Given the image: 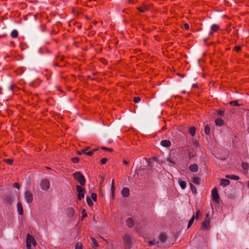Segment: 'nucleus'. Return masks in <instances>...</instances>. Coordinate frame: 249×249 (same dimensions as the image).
Masks as SVG:
<instances>
[{
    "instance_id": "2f4dec72",
    "label": "nucleus",
    "mask_w": 249,
    "mask_h": 249,
    "mask_svg": "<svg viewBox=\"0 0 249 249\" xmlns=\"http://www.w3.org/2000/svg\"><path fill=\"white\" fill-rule=\"evenodd\" d=\"M82 244L80 242L77 243L75 247V249H82Z\"/></svg>"
},
{
    "instance_id": "f03ea898",
    "label": "nucleus",
    "mask_w": 249,
    "mask_h": 249,
    "mask_svg": "<svg viewBox=\"0 0 249 249\" xmlns=\"http://www.w3.org/2000/svg\"><path fill=\"white\" fill-rule=\"evenodd\" d=\"M73 176L74 179L77 180L81 185L85 184L86 180L85 177L81 174L80 172H75L73 174Z\"/></svg>"
},
{
    "instance_id": "37998d69",
    "label": "nucleus",
    "mask_w": 249,
    "mask_h": 249,
    "mask_svg": "<svg viewBox=\"0 0 249 249\" xmlns=\"http://www.w3.org/2000/svg\"><path fill=\"white\" fill-rule=\"evenodd\" d=\"M200 216V211L198 210L197 211L196 214V218H198Z\"/></svg>"
},
{
    "instance_id": "2eb2a0df",
    "label": "nucleus",
    "mask_w": 249,
    "mask_h": 249,
    "mask_svg": "<svg viewBox=\"0 0 249 249\" xmlns=\"http://www.w3.org/2000/svg\"><path fill=\"white\" fill-rule=\"evenodd\" d=\"M17 209L18 213L20 215H22L23 213V210L22 204L20 202H18L17 204Z\"/></svg>"
},
{
    "instance_id": "ddd939ff",
    "label": "nucleus",
    "mask_w": 249,
    "mask_h": 249,
    "mask_svg": "<svg viewBox=\"0 0 249 249\" xmlns=\"http://www.w3.org/2000/svg\"><path fill=\"white\" fill-rule=\"evenodd\" d=\"M160 144L163 147H168L171 146V142L169 140H162L160 142Z\"/></svg>"
},
{
    "instance_id": "7c9ffc66",
    "label": "nucleus",
    "mask_w": 249,
    "mask_h": 249,
    "mask_svg": "<svg viewBox=\"0 0 249 249\" xmlns=\"http://www.w3.org/2000/svg\"><path fill=\"white\" fill-rule=\"evenodd\" d=\"M242 166L244 169L247 170L249 168V164L247 162H243Z\"/></svg>"
},
{
    "instance_id": "6e6d98bb",
    "label": "nucleus",
    "mask_w": 249,
    "mask_h": 249,
    "mask_svg": "<svg viewBox=\"0 0 249 249\" xmlns=\"http://www.w3.org/2000/svg\"><path fill=\"white\" fill-rule=\"evenodd\" d=\"M248 187L249 188V181L248 182Z\"/></svg>"
},
{
    "instance_id": "6e6552de",
    "label": "nucleus",
    "mask_w": 249,
    "mask_h": 249,
    "mask_svg": "<svg viewBox=\"0 0 249 249\" xmlns=\"http://www.w3.org/2000/svg\"><path fill=\"white\" fill-rule=\"evenodd\" d=\"M212 196L213 201L216 203L219 202V195L216 188L213 189L212 191Z\"/></svg>"
},
{
    "instance_id": "4be33fe9",
    "label": "nucleus",
    "mask_w": 249,
    "mask_h": 249,
    "mask_svg": "<svg viewBox=\"0 0 249 249\" xmlns=\"http://www.w3.org/2000/svg\"><path fill=\"white\" fill-rule=\"evenodd\" d=\"M18 33L17 30H13L11 33V36L13 38H17L18 36Z\"/></svg>"
},
{
    "instance_id": "c756f323",
    "label": "nucleus",
    "mask_w": 249,
    "mask_h": 249,
    "mask_svg": "<svg viewBox=\"0 0 249 249\" xmlns=\"http://www.w3.org/2000/svg\"><path fill=\"white\" fill-rule=\"evenodd\" d=\"M195 220V216L193 215L191 219L189 221V223L188 224V228H190L193 224Z\"/></svg>"
},
{
    "instance_id": "09e8293b",
    "label": "nucleus",
    "mask_w": 249,
    "mask_h": 249,
    "mask_svg": "<svg viewBox=\"0 0 249 249\" xmlns=\"http://www.w3.org/2000/svg\"><path fill=\"white\" fill-rule=\"evenodd\" d=\"M27 249H31V245H26Z\"/></svg>"
},
{
    "instance_id": "13d9d810",
    "label": "nucleus",
    "mask_w": 249,
    "mask_h": 249,
    "mask_svg": "<svg viewBox=\"0 0 249 249\" xmlns=\"http://www.w3.org/2000/svg\"><path fill=\"white\" fill-rule=\"evenodd\" d=\"M183 92L185 93L186 92H185V91H183Z\"/></svg>"
},
{
    "instance_id": "864d4df0",
    "label": "nucleus",
    "mask_w": 249,
    "mask_h": 249,
    "mask_svg": "<svg viewBox=\"0 0 249 249\" xmlns=\"http://www.w3.org/2000/svg\"><path fill=\"white\" fill-rule=\"evenodd\" d=\"M10 89H11V90H13V86H10Z\"/></svg>"
},
{
    "instance_id": "393cba45",
    "label": "nucleus",
    "mask_w": 249,
    "mask_h": 249,
    "mask_svg": "<svg viewBox=\"0 0 249 249\" xmlns=\"http://www.w3.org/2000/svg\"><path fill=\"white\" fill-rule=\"evenodd\" d=\"M139 10L141 12H145L146 11L148 10V8L147 6H142L138 8Z\"/></svg>"
},
{
    "instance_id": "a18cd8bd",
    "label": "nucleus",
    "mask_w": 249,
    "mask_h": 249,
    "mask_svg": "<svg viewBox=\"0 0 249 249\" xmlns=\"http://www.w3.org/2000/svg\"><path fill=\"white\" fill-rule=\"evenodd\" d=\"M235 51H236L237 52H239L241 50V47L240 46H236L235 47Z\"/></svg>"
},
{
    "instance_id": "f704fd0d",
    "label": "nucleus",
    "mask_w": 249,
    "mask_h": 249,
    "mask_svg": "<svg viewBox=\"0 0 249 249\" xmlns=\"http://www.w3.org/2000/svg\"><path fill=\"white\" fill-rule=\"evenodd\" d=\"M191 191H192V192L194 193V194H196L197 191H196V188L192 184L191 185Z\"/></svg>"
},
{
    "instance_id": "7ed1b4c3",
    "label": "nucleus",
    "mask_w": 249,
    "mask_h": 249,
    "mask_svg": "<svg viewBox=\"0 0 249 249\" xmlns=\"http://www.w3.org/2000/svg\"><path fill=\"white\" fill-rule=\"evenodd\" d=\"M34 196L33 194L28 191L25 192L24 199L28 203H31L33 201Z\"/></svg>"
},
{
    "instance_id": "412c9836",
    "label": "nucleus",
    "mask_w": 249,
    "mask_h": 249,
    "mask_svg": "<svg viewBox=\"0 0 249 249\" xmlns=\"http://www.w3.org/2000/svg\"><path fill=\"white\" fill-rule=\"evenodd\" d=\"M178 183L180 187L182 189H184L186 188V183L185 181L181 180V179L178 180Z\"/></svg>"
},
{
    "instance_id": "9b49d317",
    "label": "nucleus",
    "mask_w": 249,
    "mask_h": 249,
    "mask_svg": "<svg viewBox=\"0 0 249 249\" xmlns=\"http://www.w3.org/2000/svg\"><path fill=\"white\" fill-rule=\"evenodd\" d=\"M126 224L128 228H131L133 227V226H134V221L133 219L131 217L128 218L126 220Z\"/></svg>"
},
{
    "instance_id": "f8f14e48",
    "label": "nucleus",
    "mask_w": 249,
    "mask_h": 249,
    "mask_svg": "<svg viewBox=\"0 0 249 249\" xmlns=\"http://www.w3.org/2000/svg\"><path fill=\"white\" fill-rule=\"evenodd\" d=\"M89 149V147H87L85 149H82V152H84V154L86 155H88V156H92L94 151L96 150L95 149H94L92 151H88V150Z\"/></svg>"
},
{
    "instance_id": "0eeeda50",
    "label": "nucleus",
    "mask_w": 249,
    "mask_h": 249,
    "mask_svg": "<svg viewBox=\"0 0 249 249\" xmlns=\"http://www.w3.org/2000/svg\"><path fill=\"white\" fill-rule=\"evenodd\" d=\"M76 190L78 192V199L81 200L84 197V189L79 185H76Z\"/></svg>"
},
{
    "instance_id": "6ab92c4d",
    "label": "nucleus",
    "mask_w": 249,
    "mask_h": 249,
    "mask_svg": "<svg viewBox=\"0 0 249 249\" xmlns=\"http://www.w3.org/2000/svg\"><path fill=\"white\" fill-rule=\"evenodd\" d=\"M230 180H228V179H222L221 180V183H220V184L224 186V187H225V186H228L229 184H230Z\"/></svg>"
},
{
    "instance_id": "603ef678",
    "label": "nucleus",
    "mask_w": 249,
    "mask_h": 249,
    "mask_svg": "<svg viewBox=\"0 0 249 249\" xmlns=\"http://www.w3.org/2000/svg\"><path fill=\"white\" fill-rule=\"evenodd\" d=\"M209 213H207V214H206V218H207V219H209Z\"/></svg>"
},
{
    "instance_id": "5fc2aeb1",
    "label": "nucleus",
    "mask_w": 249,
    "mask_h": 249,
    "mask_svg": "<svg viewBox=\"0 0 249 249\" xmlns=\"http://www.w3.org/2000/svg\"><path fill=\"white\" fill-rule=\"evenodd\" d=\"M178 75H179V76H182V77H183V76L182 75V74H178Z\"/></svg>"
},
{
    "instance_id": "c9c22d12",
    "label": "nucleus",
    "mask_w": 249,
    "mask_h": 249,
    "mask_svg": "<svg viewBox=\"0 0 249 249\" xmlns=\"http://www.w3.org/2000/svg\"><path fill=\"white\" fill-rule=\"evenodd\" d=\"M141 98L139 97H135L133 99V101L135 103H138L140 102Z\"/></svg>"
},
{
    "instance_id": "a19ab883",
    "label": "nucleus",
    "mask_w": 249,
    "mask_h": 249,
    "mask_svg": "<svg viewBox=\"0 0 249 249\" xmlns=\"http://www.w3.org/2000/svg\"><path fill=\"white\" fill-rule=\"evenodd\" d=\"M107 161V159H106V158H103L102 160H101V164H104L106 163Z\"/></svg>"
},
{
    "instance_id": "4c0bfd02",
    "label": "nucleus",
    "mask_w": 249,
    "mask_h": 249,
    "mask_svg": "<svg viewBox=\"0 0 249 249\" xmlns=\"http://www.w3.org/2000/svg\"><path fill=\"white\" fill-rule=\"evenodd\" d=\"M71 160L73 163H77L79 161V160L78 158L75 157L72 158L71 159Z\"/></svg>"
},
{
    "instance_id": "b1692460",
    "label": "nucleus",
    "mask_w": 249,
    "mask_h": 249,
    "mask_svg": "<svg viewBox=\"0 0 249 249\" xmlns=\"http://www.w3.org/2000/svg\"><path fill=\"white\" fill-rule=\"evenodd\" d=\"M227 178H229L230 179H232L233 180H237L239 179V177L236 175H228L226 176Z\"/></svg>"
},
{
    "instance_id": "a211bd4d",
    "label": "nucleus",
    "mask_w": 249,
    "mask_h": 249,
    "mask_svg": "<svg viewBox=\"0 0 249 249\" xmlns=\"http://www.w3.org/2000/svg\"><path fill=\"white\" fill-rule=\"evenodd\" d=\"M189 169L192 172H196L198 170V167L197 164H193L190 166Z\"/></svg>"
},
{
    "instance_id": "4468645a",
    "label": "nucleus",
    "mask_w": 249,
    "mask_h": 249,
    "mask_svg": "<svg viewBox=\"0 0 249 249\" xmlns=\"http://www.w3.org/2000/svg\"><path fill=\"white\" fill-rule=\"evenodd\" d=\"M130 191L128 188H124L122 191V194L124 197H128L129 195Z\"/></svg>"
},
{
    "instance_id": "a878e982",
    "label": "nucleus",
    "mask_w": 249,
    "mask_h": 249,
    "mask_svg": "<svg viewBox=\"0 0 249 249\" xmlns=\"http://www.w3.org/2000/svg\"><path fill=\"white\" fill-rule=\"evenodd\" d=\"M229 104L231 105L234 106H241V104H239L238 103V102L236 100L231 101L229 103Z\"/></svg>"
},
{
    "instance_id": "f257e3e1",
    "label": "nucleus",
    "mask_w": 249,
    "mask_h": 249,
    "mask_svg": "<svg viewBox=\"0 0 249 249\" xmlns=\"http://www.w3.org/2000/svg\"><path fill=\"white\" fill-rule=\"evenodd\" d=\"M124 246L127 249H130L133 245L132 236L130 234L125 233L122 237Z\"/></svg>"
},
{
    "instance_id": "bb28decb",
    "label": "nucleus",
    "mask_w": 249,
    "mask_h": 249,
    "mask_svg": "<svg viewBox=\"0 0 249 249\" xmlns=\"http://www.w3.org/2000/svg\"><path fill=\"white\" fill-rule=\"evenodd\" d=\"M86 200H87V202L89 206H92V205L93 204V202H92V200L91 199V198H90L89 197V196H87Z\"/></svg>"
},
{
    "instance_id": "4d7b16f0",
    "label": "nucleus",
    "mask_w": 249,
    "mask_h": 249,
    "mask_svg": "<svg viewBox=\"0 0 249 249\" xmlns=\"http://www.w3.org/2000/svg\"><path fill=\"white\" fill-rule=\"evenodd\" d=\"M222 114V112L221 111H220V114Z\"/></svg>"
},
{
    "instance_id": "ea45409f",
    "label": "nucleus",
    "mask_w": 249,
    "mask_h": 249,
    "mask_svg": "<svg viewBox=\"0 0 249 249\" xmlns=\"http://www.w3.org/2000/svg\"><path fill=\"white\" fill-rule=\"evenodd\" d=\"M148 243H149L150 246H153L156 244V241L155 240L150 241H149Z\"/></svg>"
},
{
    "instance_id": "72a5a7b5",
    "label": "nucleus",
    "mask_w": 249,
    "mask_h": 249,
    "mask_svg": "<svg viewBox=\"0 0 249 249\" xmlns=\"http://www.w3.org/2000/svg\"><path fill=\"white\" fill-rule=\"evenodd\" d=\"M101 149L104 150H105V151H109V152H112L113 151V149L111 148H107V147H101Z\"/></svg>"
},
{
    "instance_id": "8fccbe9b",
    "label": "nucleus",
    "mask_w": 249,
    "mask_h": 249,
    "mask_svg": "<svg viewBox=\"0 0 249 249\" xmlns=\"http://www.w3.org/2000/svg\"><path fill=\"white\" fill-rule=\"evenodd\" d=\"M78 153L79 155H82V154H84V152H82V150L80 151H78Z\"/></svg>"
},
{
    "instance_id": "20e7f679",
    "label": "nucleus",
    "mask_w": 249,
    "mask_h": 249,
    "mask_svg": "<svg viewBox=\"0 0 249 249\" xmlns=\"http://www.w3.org/2000/svg\"><path fill=\"white\" fill-rule=\"evenodd\" d=\"M26 245H33L34 247L36 246V242L35 238L33 236L31 235L30 234H28L26 237Z\"/></svg>"
},
{
    "instance_id": "58836bf2",
    "label": "nucleus",
    "mask_w": 249,
    "mask_h": 249,
    "mask_svg": "<svg viewBox=\"0 0 249 249\" xmlns=\"http://www.w3.org/2000/svg\"><path fill=\"white\" fill-rule=\"evenodd\" d=\"M86 216H87V213H86V211H85V210H83V211H82V219L85 218Z\"/></svg>"
},
{
    "instance_id": "de8ad7c7",
    "label": "nucleus",
    "mask_w": 249,
    "mask_h": 249,
    "mask_svg": "<svg viewBox=\"0 0 249 249\" xmlns=\"http://www.w3.org/2000/svg\"><path fill=\"white\" fill-rule=\"evenodd\" d=\"M114 179H112V182H111V190H113L114 188Z\"/></svg>"
},
{
    "instance_id": "79ce46f5",
    "label": "nucleus",
    "mask_w": 249,
    "mask_h": 249,
    "mask_svg": "<svg viewBox=\"0 0 249 249\" xmlns=\"http://www.w3.org/2000/svg\"><path fill=\"white\" fill-rule=\"evenodd\" d=\"M14 186L18 189H19L20 188V185L18 183H15Z\"/></svg>"
},
{
    "instance_id": "dca6fc26",
    "label": "nucleus",
    "mask_w": 249,
    "mask_h": 249,
    "mask_svg": "<svg viewBox=\"0 0 249 249\" xmlns=\"http://www.w3.org/2000/svg\"><path fill=\"white\" fill-rule=\"evenodd\" d=\"M159 239L161 243H164L166 240V236L165 234L161 233L159 236Z\"/></svg>"
},
{
    "instance_id": "e433bc0d",
    "label": "nucleus",
    "mask_w": 249,
    "mask_h": 249,
    "mask_svg": "<svg viewBox=\"0 0 249 249\" xmlns=\"http://www.w3.org/2000/svg\"><path fill=\"white\" fill-rule=\"evenodd\" d=\"M5 161L7 163H8V164H10V165L12 164V163H13V160H11V159H9L5 160Z\"/></svg>"
},
{
    "instance_id": "49530a36",
    "label": "nucleus",
    "mask_w": 249,
    "mask_h": 249,
    "mask_svg": "<svg viewBox=\"0 0 249 249\" xmlns=\"http://www.w3.org/2000/svg\"><path fill=\"white\" fill-rule=\"evenodd\" d=\"M123 163L125 165H128L129 164V161L126 160H123Z\"/></svg>"
},
{
    "instance_id": "cd10ccee",
    "label": "nucleus",
    "mask_w": 249,
    "mask_h": 249,
    "mask_svg": "<svg viewBox=\"0 0 249 249\" xmlns=\"http://www.w3.org/2000/svg\"><path fill=\"white\" fill-rule=\"evenodd\" d=\"M205 133L207 135H209L210 134V128L208 125L205 126Z\"/></svg>"
},
{
    "instance_id": "9d476101",
    "label": "nucleus",
    "mask_w": 249,
    "mask_h": 249,
    "mask_svg": "<svg viewBox=\"0 0 249 249\" xmlns=\"http://www.w3.org/2000/svg\"><path fill=\"white\" fill-rule=\"evenodd\" d=\"M75 214V211L72 208H68L67 210V215L69 217H72Z\"/></svg>"
},
{
    "instance_id": "3c124183",
    "label": "nucleus",
    "mask_w": 249,
    "mask_h": 249,
    "mask_svg": "<svg viewBox=\"0 0 249 249\" xmlns=\"http://www.w3.org/2000/svg\"><path fill=\"white\" fill-rule=\"evenodd\" d=\"M193 87H194V88H196V87H197V84H194L193 85Z\"/></svg>"
},
{
    "instance_id": "39448f33",
    "label": "nucleus",
    "mask_w": 249,
    "mask_h": 249,
    "mask_svg": "<svg viewBox=\"0 0 249 249\" xmlns=\"http://www.w3.org/2000/svg\"><path fill=\"white\" fill-rule=\"evenodd\" d=\"M50 186V181L47 179H44L40 182V187L43 190H47Z\"/></svg>"
},
{
    "instance_id": "c85d7f7f",
    "label": "nucleus",
    "mask_w": 249,
    "mask_h": 249,
    "mask_svg": "<svg viewBox=\"0 0 249 249\" xmlns=\"http://www.w3.org/2000/svg\"><path fill=\"white\" fill-rule=\"evenodd\" d=\"M193 182L196 184H199L200 182V179L199 178L197 177L194 178L193 179Z\"/></svg>"
},
{
    "instance_id": "473e14b6",
    "label": "nucleus",
    "mask_w": 249,
    "mask_h": 249,
    "mask_svg": "<svg viewBox=\"0 0 249 249\" xmlns=\"http://www.w3.org/2000/svg\"><path fill=\"white\" fill-rule=\"evenodd\" d=\"M91 198L92 199L96 202L97 201V195L95 193H92L91 195Z\"/></svg>"
},
{
    "instance_id": "423d86ee",
    "label": "nucleus",
    "mask_w": 249,
    "mask_h": 249,
    "mask_svg": "<svg viewBox=\"0 0 249 249\" xmlns=\"http://www.w3.org/2000/svg\"><path fill=\"white\" fill-rule=\"evenodd\" d=\"M210 228V219L206 218L202 223L200 229L202 231L209 230Z\"/></svg>"
},
{
    "instance_id": "c03bdc74",
    "label": "nucleus",
    "mask_w": 249,
    "mask_h": 249,
    "mask_svg": "<svg viewBox=\"0 0 249 249\" xmlns=\"http://www.w3.org/2000/svg\"><path fill=\"white\" fill-rule=\"evenodd\" d=\"M184 27L185 29L186 30H188L189 28V25L187 23H185L184 24Z\"/></svg>"
},
{
    "instance_id": "1a4fd4ad",
    "label": "nucleus",
    "mask_w": 249,
    "mask_h": 249,
    "mask_svg": "<svg viewBox=\"0 0 249 249\" xmlns=\"http://www.w3.org/2000/svg\"><path fill=\"white\" fill-rule=\"evenodd\" d=\"M219 29V26L217 24H213L211 27V31L209 32V35L212 36L213 32L217 31Z\"/></svg>"
},
{
    "instance_id": "f3484780",
    "label": "nucleus",
    "mask_w": 249,
    "mask_h": 249,
    "mask_svg": "<svg viewBox=\"0 0 249 249\" xmlns=\"http://www.w3.org/2000/svg\"><path fill=\"white\" fill-rule=\"evenodd\" d=\"M91 246L92 248H97L99 246V245H98L97 241L96 240V239L94 238L91 237Z\"/></svg>"
},
{
    "instance_id": "5701e85b",
    "label": "nucleus",
    "mask_w": 249,
    "mask_h": 249,
    "mask_svg": "<svg viewBox=\"0 0 249 249\" xmlns=\"http://www.w3.org/2000/svg\"><path fill=\"white\" fill-rule=\"evenodd\" d=\"M196 129L195 127L192 126L189 129V133L192 136H194L196 134Z\"/></svg>"
},
{
    "instance_id": "aec40b11",
    "label": "nucleus",
    "mask_w": 249,
    "mask_h": 249,
    "mask_svg": "<svg viewBox=\"0 0 249 249\" xmlns=\"http://www.w3.org/2000/svg\"><path fill=\"white\" fill-rule=\"evenodd\" d=\"M215 123L217 125L221 126L223 125L224 122L222 119L218 118L215 119Z\"/></svg>"
}]
</instances>
